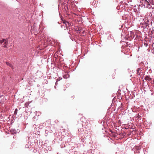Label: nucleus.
Returning <instances> with one entry per match:
<instances>
[{"label":"nucleus","instance_id":"6","mask_svg":"<svg viewBox=\"0 0 154 154\" xmlns=\"http://www.w3.org/2000/svg\"><path fill=\"white\" fill-rule=\"evenodd\" d=\"M68 76L69 75L67 74H65L63 76V78L65 79L67 78Z\"/></svg>","mask_w":154,"mask_h":154},{"label":"nucleus","instance_id":"2","mask_svg":"<svg viewBox=\"0 0 154 154\" xmlns=\"http://www.w3.org/2000/svg\"><path fill=\"white\" fill-rule=\"evenodd\" d=\"M143 2L144 3L145 6L146 7H148L150 5L149 2L147 0H143Z\"/></svg>","mask_w":154,"mask_h":154},{"label":"nucleus","instance_id":"12","mask_svg":"<svg viewBox=\"0 0 154 154\" xmlns=\"http://www.w3.org/2000/svg\"><path fill=\"white\" fill-rule=\"evenodd\" d=\"M57 81H59V80H58V79H57Z\"/></svg>","mask_w":154,"mask_h":154},{"label":"nucleus","instance_id":"8","mask_svg":"<svg viewBox=\"0 0 154 154\" xmlns=\"http://www.w3.org/2000/svg\"><path fill=\"white\" fill-rule=\"evenodd\" d=\"M17 109H16L15 110V111H14V114H16V115L17 114Z\"/></svg>","mask_w":154,"mask_h":154},{"label":"nucleus","instance_id":"10","mask_svg":"<svg viewBox=\"0 0 154 154\" xmlns=\"http://www.w3.org/2000/svg\"><path fill=\"white\" fill-rule=\"evenodd\" d=\"M63 26L64 27H65V26H64V25H63V26H62V25H61V27H62V28H63Z\"/></svg>","mask_w":154,"mask_h":154},{"label":"nucleus","instance_id":"9","mask_svg":"<svg viewBox=\"0 0 154 154\" xmlns=\"http://www.w3.org/2000/svg\"><path fill=\"white\" fill-rule=\"evenodd\" d=\"M28 105H29V104H28V103H26L25 104V105L26 106H28Z\"/></svg>","mask_w":154,"mask_h":154},{"label":"nucleus","instance_id":"4","mask_svg":"<svg viewBox=\"0 0 154 154\" xmlns=\"http://www.w3.org/2000/svg\"><path fill=\"white\" fill-rule=\"evenodd\" d=\"M141 73V71L140 70V68H138L137 69V76H139V75H140V73Z\"/></svg>","mask_w":154,"mask_h":154},{"label":"nucleus","instance_id":"1","mask_svg":"<svg viewBox=\"0 0 154 154\" xmlns=\"http://www.w3.org/2000/svg\"><path fill=\"white\" fill-rule=\"evenodd\" d=\"M0 43L1 44H2L3 47L4 48H7L8 45V41L7 38H2L0 40Z\"/></svg>","mask_w":154,"mask_h":154},{"label":"nucleus","instance_id":"5","mask_svg":"<svg viewBox=\"0 0 154 154\" xmlns=\"http://www.w3.org/2000/svg\"><path fill=\"white\" fill-rule=\"evenodd\" d=\"M145 79L146 80L150 81L151 79L149 76H147L145 77Z\"/></svg>","mask_w":154,"mask_h":154},{"label":"nucleus","instance_id":"11","mask_svg":"<svg viewBox=\"0 0 154 154\" xmlns=\"http://www.w3.org/2000/svg\"><path fill=\"white\" fill-rule=\"evenodd\" d=\"M153 83L154 84V79L153 80Z\"/></svg>","mask_w":154,"mask_h":154},{"label":"nucleus","instance_id":"7","mask_svg":"<svg viewBox=\"0 0 154 154\" xmlns=\"http://www.w3.org/2000/svg\"><path fill=\"white\" fill-rule=\"evenodd\" d=\"M6 64L7 65L9 66L10 67H12V65L8 62H6Z\"/></svg>","mask_w":154,"mask_h":154},{"label":"nucleus","instance_id":"3","mask_svg":"<svg viewBox=\"0 0 154 154\" xmlns=\"http://www.w3.org/2000/svg\"><path fill=\"white\" fill-rule=\"evenodd\" d=\"M63 23L65 24L66 26V28H67L68 26H69L70 25V24L68 22L66 21H63Z\"/></svg>","mask_w":154,"mask_h":154}]
</instances>
